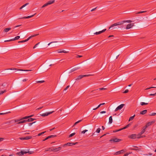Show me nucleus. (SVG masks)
<instances>
[{"mask_svg": "<svg viewBox=\"0 0 156 156\" xmlns=\"http://www.w3.org/2000/svg\"><path fill=\"white\" fill-rule=\"evenodd\" d=\"M132 22V21L131 20H124L121 22H119L116 23H115L113 24L112 25L109 27V29H110L112 27H113L115 26L120 25L123 24L125 23H131Z\"/></svg>", "mask_w": 156, "mask_h": 156, "instance_id": "nucleus-1", "label": "nucleus"}, {"mask_svg": "<svg viewBox=\"0 0 156 156\" xmlns=\"http://www.w3.org/2000/svg\"><path fill=\"white\" fill-rule=\"evenodd\" d=\"M92 75L88 74V75H80L77 77V78H76L75 80H80L81 79L84 77H87L90 76H92Z\"/></svg>", "mask_w": 156, "mask_h": 156, "instance_id": "nucleus-2", "label": "nucleus"}, {"mask_svg": "<svg viewBox=\"0 0 156 156\" xmlns=\"http://www.w3.org/2000/svg\"><path fill=\"white\" fill-rule=\"evenodd\" d=\"M62 149V147H59L57 148L53 147V149H51V151L53 152H57L60 151Z\"/></svg>", "mask_w": 156, "mask_h": 156, "instance_id": "nucleus-3", "label": "nucleus"}, {"mask_svg": "<svg viewBox=\"0 0 156 156\" xmlns=\"http://www.w3.org/2000/svg\"><path fill=\"white\" fill-rule=\"evenodd\" d=\"M54 112V111H52V112H47L45 113H43L42 114H40V115L43 116V117H44L46 116H47L48 115H50L53 113Z\"/></svg>", "mask_w": 156, "mask_h": 156, "instance_id": "nucleus-4", "label": "nucleus"}, {"mask_svg": "<svg viewBox=\"0 0 156 156\" xmlns=\"http://www.w3.org/2000/svg\"><path fill=\"white\" fill-rule=\"evenodd\" d=\"M77 144V142L73 143H72V142H69L67 144H64L63 145V147H65L66 145H68L69 146H71L73 145H76Z\"/></svg>", "mask_w": 156, "mask_h": 156, "instance_id": "nucleus-5", "label": "nucleus"}, {"mask_svg": "<svg viewBox=\"0 0 156 156\" xmlns=\"http://www.w3.org/2000/svg\"><path fill=\"white\" fill-rule=\"evenodd\" d=\"M80 68V67L78 65H76V66L74 67L70 70V72H72Z\"/></svg>", "mask_w": 156, "mask_h": 156, "instance_id": "nucleus-6", "label": "nucleus"}, {"mask_svg": "<svg viewBox=\"0 0 156 156\" xmlns=\"http://www.w3.org/2000/svg\"><path fill=\"white\" fill-rule=\"evenodd\" d=\"M125 105L124 104H122L120 105H119L118 106L117 108L115 109V111L116 112L117 111L120 110L121 109H122L123 107Z\"/></svg>", "mask_w": 156, "mask_h": 156, "instance_id": "nucleus-7", "label": "nucleus"}, {"mask_svg": "<svg viewBox=\"0 0 156 156\" xmlns=\"http://www.w3.org/2000/svg\"><path fill=\"white\" fill-rule=\"evenodd\" d=\"M7 70H20L21 71H30L31 70H23V69H17L15 68H12L11 69H7Z\"/></svg>", "mask_w": 156, "mask_h": 156, "instance_id": "nucleus-8", "label": "nucleus"}, {"mask_svg": "<svg viewBox=\"0 0 156 156\" xmlns=\"http://www.w3.org/2000/svg\"><path fill=\"white\" fill-rule=\"evenodd\" d=\"M136 134H131L129 135L128 136V137L129 138L132 139H135L136 138Z\"/></svg>", "mask_w": 156, "mask_h": 156, "instance_id": "nucleus-9", "label": "nucleus"}, {"mask_svg": "<svg viewBox=\"0 0 156 156\" xmlns=\"http://www.w3.org/2000/svg\"><path fill=\"white\" fill-rule=\"evenodd\" d=\"M134 26V23H129L128 24L126 27V29H128L131 28L132 27H133Z\"/></svg>", "mask_w": 156, "mask_h": 156, "instance_id": "nucleus-10", "label": "nucleus"}, {"mask_svg": "<svg viewBox=\"0 0 156 156\" xmlns=\"http://www.w3.org/2000/svg\"><path fill=\"white\" fill-rule=\"evenodd\" d=\"M121 141V139L118 138H114L110 140L111 142L113 141L114 142H119Z\"/></svg>", "mask_w": 156, "mask_h": 156, "instance_id": "nucleus-11", "label": "nucleus"}, {"mask_svg": "<svg viewBox=\"0 0 156 156\" xmlns=\"http://www.w3.org/2000/svg\"><path fill=\"white\" fill-rule=\"evenodd\" d=\"M106 30V29H104L101 31H100L99 32H95V33H94V34L97 35L100 34L105 32Z\"/></svg>", "mask_w": 156, "mask_h": 156, "instance_id": "nucleus-12", "label": "nucleus"}, {"mask_svg": "<svg viewBox=\"0 0 156 156\" xmlns=\"http://www.w3.org/2000/svg\"><path fill=\"white\" fill-rule=\"evenodd\" d=\"M36 14V13L34 14V15H32L30 16H24L22 18H19V19H28L31 17H33Z\"/></svg>", "mask_w": 156, "mask_h": 156, "instance_id": "nucleus-13", "label": "nucleus"}, {"mask_svg": "<svg viewBox=\"0 0 156 156\" xmlns=\"http://www.w3.org/2000/svg\"><path fill=\"white\" fill-rule=\"evenodd\" d=\"M11 29V28L10 27L6 28L3 31L5 33H7Z\"/></svg>", "mask_w": 156, "mask_h": 156, "instance_id": "nucleus-14", "label": "nucleus"}, {"mask_svg": "<svg viewBox=\"0 0 156 156\" xmlns=\"http://www.w3.org/2000/svg\"><path fill=\"white\" fill-rule=\"evenodd\" d=\"M155 122V121L154 120L152 121L148 122L147 124V125L148 126L151 125L153 124Z\"/></svg>", "mask_w": 156, "mask_h": 156, "instance_id": "nucleus-15", "label": "nucleus"}, {"mask_svg": "<svg viewBox=\"0 0 156 156\" xmlns=\"http://www.w3.org/2000/svg\"><path fill=\"white\" fill-rule=\"evenodd\" d=\"M33 115H31L30 116H25V117L22 118V119H27L28 118H29L31 117H33Z\"/></svg>", "mask_w": 156, "mask_h": 156, "instance_id": "nucleus-16", "label": "nucleus"}, {"mask_svg": "<svg viewBox=\"0 0 156 156\" xmlns=\"http://www.w3.org/2000/svg\"><path fill=\"white\" fill-rule=\"evenodd\" d=\"M141 134H140V133L136 134V138H142L143 137V136H141Z\"/></svg>", "mask_w": 156, "mask_h": 156, "instance_id": "nucleus-17", "label": "nucleus"}, {"mask_svg": "<svg viewBox=\"0 0 156 156\" xmlns=\"http://www.w3.org/2000/svg\"><path fill=\"white\" fill-rule=\"evenodd\" d=\"M26 122H27V120H23L21 121H20L19 122H18L17 124H20Z\"/></svg>", "mask_w": 156, "mask_h": 156, "instance_id": "nucleus-18", "label": "nucleus"}, {"mask_svg": "<svg viewBox=\"0 0 156 156\" xmlns=\"http://www.w3.org/2000/svg\"><path fill=\"white\" fill-rule=\"evenodd\" d=\"M36 119H33L31 118H28V119L27 120V122H32Z\"/></svg>", "mask_w": 156, "mask_h": 156, "instance_id": "nucleus-19", "label": "nucleus"}, {"mask_svg": "<svg viewBox=\"0 0 156 156\" xmlns=\"http://www.w3.org/2000/svg\"><path fill=\"white\" fill-rule=\"evenodd\" d=\"M112 122V116H111L109 117V124H111Z\"/></svg>", "mask_w": 156, "mask_h": 156, "instance_id": "nucleus-20", "label": "nucleus"}, {"mask_svg": "<svg viewBox=\"0 0 156 156\" xmlns=\"http://www.w3.org/2000/svg\"><path fill=\"white\" fill-rule=\"evenodd\" d=\"M147 110H144L140 112V114L141 115H144L147 112Z\"/></svg>", "mask_w": 156, "mask_h": 156, "instance_id": "nucleus-21", "label": "nucleus"}, {"mask_svg": "<svg viewBox=\"0 0 156 156\" xmlns=\"http://www.w3.org/2000/svg\"><path fill=\"white\" fill-rule=\"evenodd\" d=\"M55 0H50L48 2H47V3L48 4V5L51 4H53L55 2Z\"/></svg>", "mask_w": 156, "mask_h": 156, "instance_id": "nucleus-22", "label": "nucleus"}, {"mask_svg": "<svg viewBox=\"0 0 156 156\" xmlns=\"http://www.w3.org/2000/svg\"><path fill=\"white\" fill-rule=\"evenodd\" d=\"M39 35V34H34V35H31V36H30V37H29L27 39V40L28 41L29 39H30V38H31L33 37H35V36H36L38 35Z\"/></svg>", "mask_w": 156, "mask_h": 156, "instance_id": "nucleus-23", "label": "nucleus"}, {"mask_svg": "<svg viewBox=\"0 0 156 156\" xmlns=\"http://www.w3.org/2000/svg\"><path fill=\"white\" fill-rule=\"evenodd\" d=\"M135 115H134L133 116L130 117L129 118V121H130L133 120V119L134 118V117H135Z\"/></svg>", "mask_w": 156, "mask_h": 156, "instance_id": "nucleus-24", "label": "nucleus"}, {"mask_svg": "<svg viewBox=\"0 0 156 156\" xmlns=\"http://www.w3.org/2000/svg\"><path fill=\"white\" fill-rule=\"evenodd\" d=\"M27 41H28V40H27V39H26L25 40H22V41H19L18 42L19 43H24V42H27Z\"/></svg>", "mask_w": 156, "mask_h": 156, "instance_id": "nucleus-25", "label": "nucleus"}, {"mask_svg": "<svg viewBox=\"0 0 156 156\" xmlns=\"http://www.w3.org/2000/svg\"><path fill=\"white\" fill-rule=\"evenodd\" d=\"M20 36H16L14 38L12 39L13 41L16 40L20 38Z\"/></svg>", "mask_w": 156, "mask_h": 156, "instance_id": "nucleus-26", "label": "nucleus"}, {"mask_svg": "<svg viewBox=\"0 0 156 156\" xmlns=\"http://www.w3.org/2000/svg\"><path fill=\"white\" fill-rule=\"evenodd\" d=\"M32 138V136H27L25 137V140H29Z\"/></svg>", "mask_w": 156, "mask_h": 156, "instance_id": "nucleus-27", "label": "nucleus"}, {"mask_svg": "<svg viewBox=\"0 0 156 156\" xmlns=\"http://www.w3.org/2000/svg\"><path fill=\"white\" fill-rule=\"evenodd\" d=\"M140 104L141 105L143 106L144 105H147L148 104V103L145 102H141L140 103Z\"/></svg>", "mask_w": 156, "mask_h": 156, "instance_id": "nucleus-28", "label": "nucleus"}, {"mask_svg": "<svg viewBox=\"0 0 156 156\" xmlns=\"http://www.w3.org/2000/svg\"><path fill=\"white\" fill-rule=\"evenodd\" d=\"M56 136V135H51L50 136H49L47 137L48 139L51 138H53L54 137H55Z\"/></svg>", "mask_w": 156, "mask_h": 156, "instance_id": "nucleus-29", "label": "nucleus"}, {"mask_svg": "<svg viewBox=\"0 0 156 156\" xmlns=\"http://www.w3.org/2000/svg\"><path fill=\"white\" fill-rule=\"evenodd\" d=\"M17 154L20 156H22L23 155L22 151H21L20 152H18Z\"/></svg>", "mask_w": 156, "mask_h": 156, "instance_id": "nucleus-30", "label": "nucleus"}, {"mask_svg": "<svg viewBox=\"0 0 156 156\" xmlns=\"http://www.w3.org/2000/svg\"><path fill=\"white\" fill-rule=\"evenodd\" d=\"M24 119H22V118H21V119H15L14 120V122H19L20 121H21V120H23Z\"/></svg>", "mask_w": 156, "mask_h": 156, "instance_id": "nucleus-31", "label": "nucleus"}, {"mask_svg": "<svg viewBox=\"0 0 156 156\" xmlns=\"http://www.w3.org/2000/svg\"><path fill=\"white\" fill-rule=\"evenodd\" d=\"M6 91L5 90H2L0 91V95L1 94H3Z\"/></svg>", "mask_w": 156, "mask_h": 156, "instance_id": "nucleus-32", "label": "nucleus"}, {"mask_svg": "<svg viewBox=\"0 0 156 156\" xmlns=\"http://www.w3.org/2000/svg\"><path fill=\"white\" fill-rule=\"evenodd\" d=\"M44 80L38 81H36V83H44Z\"/></svg>", "mask_w": 156, "mask_h": 156, "instance_id": "nucleus-33", "label": "nucleus"}, {"mask_svg": "<svg viewBox=\"0 0 156 156\" xmlns=\"http://www.w3.org/2000/svg\"><path fill=\"white\" fill-rule=\"evenodd\" d=\"M146 131V130H145V129H142V130L140 132V134L142 135Z\"/></svg>", "mask_w": 156, "mask_h": 156, "instance_id": "nucleus-34", "label": "nucleus"}, {"mask_svg": "<svg viewBox=\"0 0 156 156\" xmlns=\"http://www.w3.org/2000/svg\"><path fill=\"white\" fill-rule=\"evenodd\" d=\"M75 134V133H72L71 134L69 135V137H72V136H73Z\"/></svg>", "mask_w": 156, "mask_h": 156, "instance_id": "nucleus-35", "label": "nucleus"}, {"mask_svg": "<svg viewBox=\"0 0 156 156\" xmlns=\"http://www.w3.org/2000/svg\"><path fill=\"white\" fill-rule=\"evenodd\" d=\"M147 12L146 11H140V12H138L137 13V14H140V13H144V12Z\"/></svg>", "mask_w": 156, "mask_h": 156, "instance_id": "nucleus-36", "label": "nucleus"}, {"mask_svg": "<svg viewBox=\"0 0 156 156\" xmlns=\"http://www.w3.org/2000/svg\"><path fill=\"white\" fill-rule=\"evenodd\" d=\"M100 130L101 129L100 128H98L97 129L96 132L98 133H99L100 132Z\"/></svg>", "mask_w": 156, "mask_h": 156, "instance_id": "nucleus-37", "label": "nucleus"}, {"mask_svg": "<svg viewBox=\"0 0 156 156\" xmlns=\"http://www.w3.org/2000/svg\"><path fill=\"white\" fill-rule=\"evenodd\" d=\"M51 149H53V147H50L48 148L47 150H45V151H51Z\"/></svg>", "mask_w": 156, "mask_h": 156, "instance_id": "nucleus-38", "label": "nucleus"}, {"mask_svg": "<svg viewBox=\"0 0 156 156\" xmlns=\"http://www.w3.org/2000/svg\"><path fill=\"white\" fill-rule=\"evenodd\" d=\"M46 132V131H44V132H42L41 133H39L38 135H37V136H40L41 135L44 134Z\"/></svg>", "mask_w": 156, "mask_h": 156, "instance_id": "nucleus-39", "label": "nucleus"}, {"mask_svg": "<svg viewBox=\"0 0 156 156\" xmlns=\"http://www.w3.org/2000/svg\"><path fill=\"white\" fill-rule=\"evenodd\" d=\"M82 121V120H80L76 122L74 124V125H73V126L76 125L77 123H78L80 122L81 121Z\"/></svg>", "mask_w": 156, "mask_h": 156, "instance_id": "nucleus-40", "label": "nucleus"}, {"mask_svg": "<svg viewBox=\"0 0 156 156\" xmlns=\"http://www.w3.org/2000/svg\"><path fill=\"white\" fill-rule=\"evenodd\" d=\"M133 147L136 148V149H134V148H132L131 149L132 150H138V147H137V146H133Z\"/></svg>", "mask_w": 156, "mask_h": 156, "instance_id": "nucleus-41", "label": "nucleus"}, {"mask_svg": "<svg viewBox=\"0 0 156 156\" xmlns=\"http://www.w3.org/2000/svg\"><path fill=\"white\" fill-rule=\"evenodd\" d=\"M10 112H6L5 113H0V115H4V114H8V113H9Z\"/></svg>", "mask_w": 156, "mask_h": 156, "instance_id": "nucleus-42", "label": "nucleus"}, {"mask_svg": "<svg viewBox=\"0 0 156 156\" xmlns=\"http://www.w3.org/2000/svg\"><path fill=\"white\" fill-rule=\"evenodd\" d=\"M105 104V103H102L100 104L97 107V108H99V107H100V106H101L102 105H104Z\"/></svg>", "mask_w": 156, "mask_h": 156, "instance_id": "nucleus-43", "label": "nucleus"}, {"mask_svg": "<svg viewBox=\"0 0 156 156\" xmlns=\"http://www.w3.org/2000/svg\"><path fill=\"white\" fill-rule=\"evenodd\" d=\"M130 126V124H128L127 125H126V126H125V127H124L123 128V129H125L126 128H128V127H129Z\"/></svg>", "mask_w": 156, "mask_h": 156, "instance_id": "nucleus-44", "label": "nucleus"}, {"mask_svg": "<svg viewBox=\"0 0 156 156\" xmlns=\"http://www.w3.org/2000/svg\"><path fill=\"white\" fill-rule=\"evenodd\" d=\"M148 126H147V125L146 124V125L143 128V129H145V130H146Z\"/></svg>", "mask_w": 156, "mask_h": 156, "instance_id": "nucleus-45", "label": "nucleus"}, {"mask_svg": "<svg viewBox=\"0 0 156 156\" xmlns=\"http://www.w3.org/2000/svg\"><path fill=\"white\" fill-rule=\"evenodd\" d=\"M148 126H147V125L146 124V125L143 128V129H145V130H146Z\"/></svg>", "mask_w": 156, "mask_h": 156, "instance_id": "nucleus-46", "label": "nucleus"}, {"mask_svg": "<svg viewBox=\"0 0 156 156\" xmlns=\"http://www.w3.org/2000/svg\"><path fill=\"white\" fill-rule=\"evenodd\" d=\"M29 4V3H26L25 4H24V5H22V7H23V8H24V7H25V6H27V5H28Z\"/></svg>", "mask_w": 156, "mask_h": 156, "instance_id": "nucleus-47", "label": "nucleus"}, {"mask_svg": "<svg viewBox=\"0 0 156 156\" xmlns=\"http://www.w3.org/2000/svg\"><path fill=\"white\" fill-rule=\"evenodd\" d=\"M120 154V152L119 151H118L115 152L114 154L115 155H116L117 154Z\"/></svg>", "mask_w": 156, "mask_h": 156, "instance_id": "nucleus-48", "label": "nucleus"}, {"mask_svg": "<svg viewBox=\"0 0 156 156\" xmlns=\"http://www.w3.org/2000/svg\"><path fill=\"white\" fill-rule=\"evenodd\" d=\"M88 131L87 130L85 129V130H83L81 132V133H82L84 134L86 132H87Z\"/></svg>", "mask_w": 156, "mask_h": 156, "instance_id": "nucleus-49", "label": "nucleus"}, {"mask_svg": "<svg viewBox=\"0 0 156 156\" xmlns=\"http://www.w3.org/2000/svg\"><path fill=\"white\" fill-rule=\"evenodd\" d=\"M22 152H23V155L24 154H27V153H29L30 154H31V153H30L29 152H26V151H22Z\"/></svg>", "mask_w": 156, "mask_h": 156, "instance_id": "nucleus-50", "label": "nucleus"}, {"mask_svg": "<svg viewBox=\"0 0 156 156\" xmlns=\"http://www.w3.org/2000/svg\"><path fill=\"white\" fill-rule=\"evenodd\" d=\"M13 41V40H12V39H11L9 40H5L4 41V42H9V41Z\"/></svg>", "mask_w": 156, "mask_h": 156, "instance_id": "nucleus-51", "label": "nucleus"}, {"mask_svg": "<svg viewBox=\"0 0 156 156\" xmlns=\"http://www.w3.org/2000/svg\"><path fill=\"white\" fill-rule=\"evenodd\" d=\"M70 86L69 85H68L67 86L64 90H66Z\"/></svg>", "mask_w": 156, "mask_h": 156, "instance_id": "nucleus-52", "label": "nucleus"}, {"mask_svg": "<svg viewBox=\"0 0 156 156\" xmlns=\"http://www.w3.org/2000/svg\"><path fill=\"white\" fill-rule=\"evenodd\" d=\"M36 122H33L30 123H28V125L29 126H31L33 123H35Z\"/></svg>", "mask_w": 156, "mask_h": 156, "instance_id": "nucleus-53", "label": "nucleus"}, {"mask_svg": "<svg viewBox=\"0 0 156 156\" xmlns=\"http://www.w3.org/2000/svg\"><path fill=\"white\" fill-rule=\"evenodd\" d=\"M57 52L58 53H62V50H58L57 51Z\"/></svg>", "mask_w": 156, "mask_h": 156, "instance_id": "nucleus-54", "label": "nucleus"}, {"mask_svg": "<svg viewBox=\"0 0 156 156\" xmlns=\"http://www.w3.org/2000/svg\"><path fill=\"white\" fill-rule=\"evenodd\" d=\"M156 115V113H152L150 115L151 116H154Z\"/></svg>", "mask_w": 156, "mask_h": 156, "instance_id": "nucleus-55", "label": "nucleus"}, {"mask_svg": "<svg viewBox=\"0 0 156 156\" xmlns=\"http://www.w3.org/2000/svg\"><path fill=\"white\" fill-rule=\"evenodd\" d=\"M39 44V42L37 43V44H36L34 47H33V48H35L37 46V45Z\"/></svg>", "mask_w": 156, "mask_h": 156, "instance_id": "nucleus-56", "label": "nucleus"}, {"mask_svg": "<svg viewBox=\"0 0 156 156\" xmlns=\"http://www.w3.org/2000/svg\"><path fill=\"white\" fill-rule=\"evenodd\" d=\"M119 151L120 152V154L123 153L124 152V151L123 150H121Z\"/></svg>", "mask_w": 156, "mask_h": 156, "instance_id": "nucleus-57", "label": "nucleus"}, {"mask_svg": "<svg viewBox=\"0 0 156 156\" xmlns=\"http://www.w3.org/2000/svg\"><path fill=\"white\" fill-rule=\"evenodd\" d=\"M99 89L100 90H106L107 89L106 88H100Z\"/></svg>", "mask_w": 156, "mask_h": 156, "instance_id": "nucleus-58", "label": "nucleus"}, {"mask_svg": "<svg viewBox=\"0 0 156 156\" xmlns=\"http://www.w3.org/2000/svg\"><path fill=\"white\" fill-rule=\"evenodd\" d=\"M129 90L127 89L126 90H125V91L123 92L124 93H126L128 92Z\"/></svg>", "mask_w": 156, "mask_h": 156, "instance_id": "nucleus-59", "label": "nucleus"}, {"mask_svg": "<svg viewBox=\"0 0 156 156\" xmlns=\"http://www.w3.org/2000/svg\"><path fill=\"white\" fill-rule=\"evenodd\" d=\"M19 139L21 140H25V137H20Z\"/></svg>", "mask_w": 156, "mask_h": 156, "instance_id": "nucleus-60", "label": "nucleus"}, {"mask_svg": "<svg viewBox=\"0 0 156 156\" xmlns=\"http://www.w3.org/2000/svg\"><path fill=\"white\" fill-rule=\"evenodd\" d=\"M4 139V138H0V142L3 140Z\"/></svg>", "mask_w": 156, "mask_h": 156, "instance_id": "nucleus-61", "label": "nucleus"}, {"mask_svg": "<svg viewBox=\"0 0 156 156\" xmlns=\"http://www.w3.org/2000/svg\"><path fill=\"white\" fill-rule=\"evenodd\" d=\"M97 8V7H96L94 9H92L91 10V11L93 12V11H94L95 9H96Z\"/></svg>", "mask_w": 156, "mask_h": 156, "instance_id": "nucleus-62", "label": "nucleus"}, {"mask_svg": "<svg viewBox=\"0 0 156 156\" xmlns=\"http://www.w3.org/2000/svg\"><path fill=\"white\" fill-rule=\"evenodd\" d=\"M62 53H67L68 52V51H66L64 50H62Z\"/></svg>", "mask_w": 156, "mask_h": 156, "instance_id": "nucleus-63", "label": "nucleus"}, {"mask_svg": "<svg viewBox=\"0 0 156 156\" xmlns=\"http://www.w3.org/2000/svg\"><path fill=\"white\" fill-rule=\"evenodd\" d=\"M129 153H127L124 154L123 156H127L129 155Z\"/></svg>", "mask_w": 156, "mask_h": 156, "instance_id": "nucleus-64", "label": "nucleus"}]
</instances>
